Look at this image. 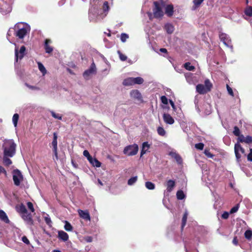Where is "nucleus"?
Returning <instances> with one entry per match:
<instances>
[{
	"mask_svg": "<svg viewBox=\"0 0 252 252\" xmlns=\"http://www.w3.org/2000/svg\"><path fill=\"white\" fill-rule=\"evenodd\" d=\"M153 12L154 17L156 19L161 18L164 15L162 4L158 1H155L153 2Z\"/></svg>",
	"mask_w": 252,
	"mask_h": 252,
	"instance_id": "nucleus-3",
	"label": "nucleus"
},
{
	"mask_svg": "<svg viewBox=\"0 0 252 252\" xmlns=\"http://www.w3.org/2000/svg\"><path fill=\"white\" fill-rule=\"evenodd\" d=\"M83 155L87 158V159L90 162L93 160L92 157L90 155L89 152L87 150H84L83 152Z\"/></svg>",
	"mask_w": 252,
	"mask_h": 252,
	"instance_id": "nucleus-39",
	"label": "nucleus"
},
{
	"mask_svg": "<svg viewBox=\"0 0 252 252\" xmlns=\"http://www.w3.org/2000/svg\"><path fill=\"white\" fill-rule=\"evenodd\" d=\"M7 157H5L3 158V162L6 166H9L12 163V161L10 159L7 158Z\"/></svg>",
	"mask_w": 252,
	"mask_h": 252,
	"instance_id": "nucleus-45",
	"label": "nucleus"
},
{
	"mask_svg": "<svg viewBox=\"0 0 252 252\" xmlns=\"http://www.w3.org/2000/svg\"><path fill=\"white\" fill-rule=\"evenodd\" d=\"M78 212L79 216L82 219H84L86 220H90L91 217L90 214L87 210L83 211L80 209L78 210Z\"/></svg>",
	"mask_w": 252,
	"mask_h": 252,
	"instance_id": "nucleus-11",
	"label": "nucleus"
},
{
	"mask_svg": "<svg viewBox=\"0 0 252 252\" xmlns=\"http://www.w3.org/2000/svg\"><path fill=\"white\" fill-rule=\"evenodd\" d=\"M237 150L238 152L240 151L242 153H245V150L239 143H236L235 144L234 146V150Z\"/></svg>",
	"mask_w": 252,
	"mask_h": 252,
	"instance_id": "nucleus-38",
	"label": "nucleus"
},
{
	"mask_svg": "<svg viewBox=\"0 0 252 252\" xmlns=\"http://www.w3.org/2000/svg\"><path fill=\"white\" fill-rule=\"evenodd\" d=\"M150 144H148V142H144L142 144V150L141 151L140 157H142L144 155L146 152H147L150 148Z\"/></svg>",
	"mask_w": 252,
	"mask_h": 252,
	"instance_id": "nucleus-19",
	"label": "nucleus"
},
{
	"mask_svg": "<svg viewBox=\"0 0 252 252\" xmlns=\"http://www.w3.org/2000/svg\"><path fill=\"white\" fill-rule=\"evenodd\" d=\"M30 28L27 25H25L23 27L19 28L16 32L15 35L19 39H23L27 35L28 32H30Z\"/></svg>",
	"mask_w": 252,
	"mask_h": 252,
	"instance_id": "nucleus-6",
	"label": "nucleus"
},
{
	"mask_svg": "<svg viewBox=\"0 0 252 252\" xmlns=\"http://www.w3.org/2000/svg\"><path fill=\"white\" fill-rule=\"evenodd\" d=\"M22 241L26 244H30V241L29 240H28V239L27 238V237L25 236H24L22 237Z\"/></svg>",
	"mask_w": 252,
	"mask_h": 252,
	"instance_id": "nucleus-60",
	"label": "nucleus"
},
{
	"mask_svg": "<svg viewBox=\"0 0 252 252\" xmlns=\"http://www.w3.org/2000/svg\"><path fill=\"white\" fill-rule=\"evenodd\" d=\"M165 13L169 17L173 16L174 13V7L172 4H168L165 8Z\"/></svg>",
	"mask_w": 252,
	"mask_h": 252,
	"instance_id": "nucleus-13",
	"label": "nucleus"
},
{
	"mask_svg": "<svg viewBox=\"0 0 252 252\" xmlns=\"http://www.w3.org/2000/svg\"><path fill=\"white\" fill-rule=\"evenodd\" d=\"M196 92L201 94H205L208 92L207 91V90L205 89V87L204 85L199 84H198L196 86Z\"/></svg>",
	"mask_w": 252,
	"mask_h": 252,
	"instance_id": "nucleus-15",
	"label": "nucleus"
},
{
	"mask_svg": "<svg viewBox=\"0 0 252 252\" xmlns=\"http://www.w3.org/2000/svg\"><path fill=\"white\" fill-rule=\"evenodd\" d=\"M157 132L160 136H164L166 134L164 129L161 126H158L157 128Z\"/></svg>",
	"mask_w": 252,
	"mask_h": 252,
	"instance_id": "nucleus-31",
	"label": "nucleus"
},
{
	"mask_svg": "<svg viewBox=\"0 0 252 252\" xmlns=\"http://www.w3.org/2000/svg\"><path fill=\"white\" fill-rule=\"evenodd\" d=\"M232 243L235 246H237L238 245V240L236 236L233 238Z\"/></svg>",
	"mask_w": 252,
	"mask_h": 252,
	"instance_id": "nucleus-62",
	"label": "nucleus"
},
{
	"mask_svg": "<svg viewBox=\"0 0 252 252\" xmlns=\"http://www.w3.org/2000/svg\"><path fill=\"white\" fill-rule=\"evenodd\" d=\"M28 209L31 211V212L34 213L35 209L33 207V204L31 202H28L27 203Z\"/></svg>",
	"mask_w": 252,
	"mask_h": 252,
	"instance_id": "nucleus-43",
	"label": "nucleus"
},
{
	"mask_svg": "<svg viewBox=\"0 0 252 252\" xmlns=\"http://www.w3.org/2000/svg\"><path fill=\"white\" fill-rule=\"evenodd\" d=\"M138 151V146L134 144L126 146L123 151L124 154L128 156H132L137 154Z\"/></svg>",
	"mask_w": 252,
	"mask_h": 252,
	"instance_id": "nucleus-4",
	"label": "nucleus"
},
{
	"mask_svg": "<svg viewBox=\"0 0 252 252\" xmlns=\"http://www.w3.org/2000/svg\"><path fill=\"white\" fill-rule=\"evenodd\" d=\"M204 86L207 91L209 92L211 90L213 85L209 79H206L204 81Z\"/></svg>",
	"mask_w": 252,
	"mask_h": 252,
	"instance_id": "nucleus-24",
	"label": "nucleus"
},
{
	"mask_svg": "<svg viewBox=\"0 0 252 252\" xmlns=\"http://www.w3.org/2000/svg\"><path fill=\"white\" fill-rule=\"evenodd\" d=\"M204 145L203 143H199L195 145V147L198 150H202L203 149Z\"/></svg>",
	"mask_w": 252,
	"mask_h": 252,
	"instance_id": "nucleus-50",
	"label": "nucleus"
},
{
	"mask_svg": "<svg viewBox=\"0 0 252 252\" xmlns=\"http://www.w3.org/2000/svg\"><path fill=\"white\" fill-rule=\"evenodd\" d=\"M238 136V140L239 142H241V143L244 142L245 137H244L243 135H242V134L241 135L240 134V135Z\"/></svg>",
	"mask_w": 252,
	"mask_h": 252,
	"instance_id": "nucleus-58",
	"label": "nucleus"
},
{
	"mask_svg": "<svg viewBox=\"0 0 252 252\" xmlns=\"http://www.w3.org/2000/svg\"><path fill=\"white\" fill-rule=\"evenodd\" d=\"M13 180L14 184L16 186H19L20 185L21 182L23 180V176L21 171L18 169H14L12 171Z\"/></svg>",
	"mask_w": 252,
	"mask_h": 252,
	"instance_id": "nucleus-5",
	"label": "nucleus"
},
{
	"mask_svg": "<svg viewBox=\"0 0 252 252\" xmlns=\"http://www.w3.org/2000/svg\"><path fill=\"white\" fill-rule=\"evenodd\" d=\"M238 209H239V204H238L231 209V210L230 211V213L233 214V213L236 212L238 211Z\"/></svg>",
	"mask_w": 252,
	"mask_h": 252,
	"instance_id": "nucleus-52",
	"label": "nucleus"
},
{
	"mask_svg": "<svg viewBox=\"0 0 252 252\" xmlns=\"http://www.w3.org/2000/svg\"><path fill=\"white\" fill-rule=\"evenodd\" d=\"M26 52V47L25 46H22L19 50L18 48L16 47L15 48V61L16 62H18V59L21 60L24 57Z\"/></svg>",
	"mask_w": 252,
	"mask_h": 252,
	"instance_id": "nucleus-7",
	"label": "nucleus"
},
{
	"mask_svg": "<svg viewBox=\"0 0 252 252\" xmlns=\"http://www.w3.org/2000/svg\"><path fill=\"white\" fill-rule=\"evenodd\" d=\"M0 219L7 223L10 221L6 213L2 210H0Z\"/></svg>",
	"mask_w": 252,
	"mask_h": 252,
	"instance_id": "nucleus-20",
	"label": "nucleus"
},
{
	"mask_svg": "<svg viewBox=\"0 0 252 252\" xmlns=\"http://www.w3.org/2000/svg\"><path fill=\"white\" fill-rule=\"evenodd\" d=\"M169 155L172 158H174L178 164H181L182 163V158L178 154L175 152H170Z\"/></svg>",
	"mask_w": 252,
	"mask_h": 252,
	"instance_id": "nucleus-18",
	"label": "nucleus"
},
{
	"mask_svg": "<svg viewBox=\"0 0 252 252\" xmlns=\"http://www.w3.org/2000/svg\"><path fill=\"white\" fill-rule=\"evenodd\" d=\"M16 209L21 214L22 219L29 224L32 225L33 224L32 215L30 213H28L26 206L23 204L21 203L16 206Z\"/></svg>",
	"mask_w": 252,
	"mask_h": 252,
	"instance_id": "nucleus-2",
	"label": "nucleus"
},
{
	"mask_svg": "<svg viewBox=\"0 0 252 252\" xmlns=\"http://www.w3.org/2000/svg\"><path fill=\"white\" fill-rule=\"evenodd\" d=\"M176 196L178 200H182L185 197V195L183 190H179L177 192Z\"/></svg>",
	"mask_w": 252,
	"mask_h": 252,
	"instance_id": "nucleus-26",
	"label": "nucleus"
},
{
	"mask_svg": "<svg viewBox=\"0 0 252 252\" xmlns=\"http://www.w3.org/2000/svg\"><path fill=\"white\" fill-rule=\"evenodd\" d=\"M133 85L134 84H142L144 80L140 77H137L136 78H133Z\"/></svg>",
	"mask_w": 252,
	"mask_h": 252,
	"instance_id": "nucleus-27",
	"label": "nucleus"
},
{
	"mask_svg": "<svg viewBox=\"0 0 252 252\" xmlns=\"http://www.w3.org/2000/svg\"><path fill=\"white\" fill-rule=\"evenodd\" d=\"M95 72H96L95 65L94 63L93 62L91 64L90 68L88 69H87L84 71V72L83 73V76L86 80H88L89 79L90 76L95 73Z\"/></svg>",
	"mask_w": 252,
	"mask_h": 252,
	"instance_id": "nucleus-8",
	"label": "nucleus"
},
{
	"mask_svg": "<svg viewBox=\"0 0 252 252\" xmlns=\"http://www.w3.org/2000/svg\"><path fill=\"white\" fill-rule=\"evenodd\" d=\"M64 228L65 230L67 231H71L73 229V227L71 224L67 221H65V225Z\"/></svg>",
	"mask_w": 252,
	"mask_h": 252,
	"instance_id": "nucleus-30",
	"label": "nucleus"
},
{
	"mask_svg": "<svg viewBox=\"0 0 252 252\" xmlns=\"http://www.w3.org/2000/svg\"><path fill=\"white\" fill-rule=\"evenodd\" d=\"M188 213L187 211H186L184 215L183 216L182 219V225H181V229H183L184 227L186 224L187 218H188Z\"/></svg>",
	"mask_w": 252,
	"mask_h": 252,
	"instance_id": "nucleus-25",
	"label": "nucleus"
},
{
	"mask_svg": "<svg viewBox=\"0 0 252 252\" xmlns=\"http://www.w3.org/2000/svg\"><path fill=\"white\" fill-rule=\"evenodd\" d=\"M226 88L228 91V94L232 96H234V94L233 90L231 87L228 85H226Z\"/></svg>",
	"mask_w": 252,
	"mask_h": 252,
	"instance_id": "nucleus-56",
	"label": "nucleus"
},
{
	"mask_svg": "<svg viewBox=\"0 0 252 252\" xmlns=\"http://www.w3.org/2000/svg\"><path fill=\"white\" fill-rule=\"evenodd\" d=\"M184 67L189 71H193L195 69V67L191 65L190 63L189 62L186 63L184 64Z\"/></svg>",
	"mask_w": 252,
	"mask_h": 252,
	"instance_id": "nucleus-29",
	"label": "nucleus"
},
{
	"mask_svg": "<svg viewBox=\"0 0 252 252\" xmlns=\"http://www.w3.org/2000/svg\"><path fill=\"white\" fill-rule=\"evenodd\" d=\"M146 187L149 189H154L155 188V185L154 184L152 183L151 182H146L145 183Z\"/></svg>",
	"mask_w": 252,
	"mask_h": 252,
	"instance_id": "nucleus-35",
	"label": "nucleus"
},
{
	"mask_svg": "<svg viewBox=\"0 0 252 252\" xmlns=\"http://www.w3.org/2000/svg\"><path fill=\"white\" fill-rule=\"evenodd\" d=\"M233 133L234 135L236 136L240 135V130L238 126H235L234 127V130H233Z\"/></svg>",
	"mask_w": 252,
	"mask_h": 252,
	"instance_id": "nucleus-48",
	"label": "nucleus"
},
{
	"mask_svg": "<svg viewBox=\"0 0 252 252\" xmlns=\"http://www.w3.org/2000/svg\"><path fill=\"white\" fill-rule=\"evenodd\" d=\"M53 152L54 153L53 159L55 161L58 160L59 159L58 153V148L53 149Z\"/></svg>",
	"mask_w": 252,
	"mask_h": 252,
	"instance_id": "nucleus-44",
	"label": "nucleus"
},
{
	"mask_svg": "<svg viewBox=\"0 0 252 252\" xmlns=\"http://www.w3.org/2000/svg\"><path fill=\"white\" fill-rule=\"evenodd\" d=\"M25 85L30 89L32 90H39V88L36 86H32L29 85V84L26 83Z\"/></svg>",
	"mask_w": 252,
	"mask_h": 252,
	"instance_id": "nucleus-51",
	"label": "nucleus"
},
{
	"mask_svg": "<svg viewBox=\"0 0 252 252\" xmlns=\"http://www.w3.org/2000/svg\"><path fill=\"white\" fill-rule=\"evenodd\" d=\"M169 102H170V104L171 105L172 107L174 109L175 108V106L174 102L172 100H170Z\"/></svg>",
	"mask_w": 252,
	"mask_h": 252,
	"instance_id": "nucleus-64",
	"label": "nucleus"
},
{
	"mask_svg": "<svg viewBox=\"0 0 252 252\" xmlns=\"http://www.w3.org/2000/svg\"><path fill=\"white\" fill-rule=\"evenodd\" d=\"M3 173L4 174L5 176H7V172L5 169L1 166H0V173Z\"/></svg>",
	"mask_w": 252,
	"mask_h": 252,
	"instance_id": "nucleus-61",
	"label": "nucleus"
},
{
	"mask_svg": "<svg viewBox=\"0 0 252 252\" xmlns=\"http://www.w3.org/2000/svg\"><path fill=\"white\" fill-rule=\"evenodd\" d=\"M44 218L46 224H48V225H50L52 223V221L49 216L47 215V216L45 217Z\"/></svg>",
	"mask_w": 252,
	"mask_h": 252,
	"instance_id": "nucleus-54",
	"label": "nucleus"
},
{
	"mask_svg": "<svg viewBox=\"0 0 252 252\" xmlns=\"http://www.w3.org/2000/svg\"><path fill=\"white\" fill-rule=\"evenodd\" d=\"M102 8L104 12H107L109 10V6L108 2L107 1H105L103 3Z\"/></svg>",
	"mask_w": 252,
	"mask_h": 252,
	"instance_id": "nucleus-42",
	"label": "nucleus"
},
{
	"mask_svg": "<svg viewBox=\"0 0 252 252\" xmlns=\"http://www.w3.org/2000/svg\"><path fill=\"white\" fill-rule=\"evenodd\" d=\"M58 135L56 132L53 133V139L52 142V146H53V149L58 148Z\"/></svg>",
	"mask_w": 252,
	"mask_h": 252,
	"instance_id": "nucleus-22",
	"label": "nucleus"
},
{
	"mask_svg": "<svg viewBox=\"0 0 252 252\" xmlns=\"http://www.w3.org/2000/svg\"><path fill=\"white\" fill-rule=\"evenodd\" d=\"M16 146L13 140H4L2 144L4 157H12L15 154Z\"/></svg>",
	"mask_w": 252,
	"mask_h": 252,
	"instance_id": "nucleus-1",
	"label": "nucleus"
},
{
	"mask_svg": "<svg viewBox=\"0 0 252 252\" xmlns=\"http://www.w3.org/2000/svg\"><path fill=\"white\" fill-rule=\"evenodd\" d=\"M94 166L99 167L101 166V163L98 161L96 158H93V160L90 162Z\"/></svg>",
	"mask_w": 252,
	"mask_h": 252,
	"instance_id": "nucleus-28",
	"label": "nucleus"
},
{
	"mask_svg": "<svg viewBox=\"0 0 252 252\" xmlns=\"http://www.w3.org/2000/svg\"><path fill=\"white\" fill-rule=\"evenodd\" d=\"M137 180V177H132L130 178L127 181V184L129 186L133 185Z\"/></svg>",
	"mask_w": 252,
	"mask_h": 252,
	"instance_id": "nucleus-41",
	"label": "nucleus"
},
{
	"mask_svg": "<svg viewBox=\"0 0 252 252\" xmlns=\"http://www.w3.org/2000/svg\"><path fill=\"white\" fill-rule=\"evenodd\" d=\"M248 160L250 161H252V149L250 148V153L247 156Z\"/></svg>",
	"mask_w": 252,
	"mask_h": 252,
	"instance_id": "nucleus-57",
	"label": "nucleus"
},
{
	"mask_svg": "<svg viewBox=\"0 0 252 252\" xmlns=\"http://www.w3.org/2000/svg\"><path fill=\"white\" fill-rule=\"evenodd\" d=\"M229 217V213L227 212H224L221 215V218L223 219H227Z\"/></svg>",
	"mask_w": 252,
	"mask_h": 252,
	"instance_id": "nucleus-59",
	"label": "nucleus"
},
{
	"mask_svg": "<svg viewBox=\"0 0 252 252\" xmlns=\"http://www.w3.org/2000/svg\"><path fill=\"white\" fill-rule=\"evenodd\" d=\"M234 151H235V156H236L237 159H239L241 158L240 154L239 153V152H238L237 151V150H234Z\"/></svg>",
	"mask_w": 252,
	"mask_h": 252,
	"instance_id": "nucleus-63",
	"label": "nucleus"
},
{
	"mask_svg": "<svg viewBox=\"0 0 252 252\" xmlns=\"http://www.w3.org/2000/svg\"><path fill=\"white\" fill-rule=\"evenodd\" d=\"M175 182L172 180H169L166 183V190L168 192H171L175 187Z\"/></svg>",
	"mask_w": 252,
	"mask_h": 252,
	"instance_id": "nucleus-16",
	"label": "nucleus"
},
{
	"mask_svg": "<svg viewBox=\"0 0 252 252\" xmlns=\"http://www.w3.org/2000/svg\"><path fill=\"white\" fill-rule=\"evenodd\" d=\"M244 143L248 144L252 143V137L249 135L245 137Z\"/></svg>",
	"mask_w": 252,
	"mask_h": 252,
	"instance_id": "nucleus-49",
	"label": "nucleus"
},
{
	"mask_svg": "<svg viewBox=\"0 0 252 252\" xmlns=\"http://www.w3.org/2000/svg\"><path fill=\"white\" fill-rule=\"evenodd\" d=\"M58 238L62 241L65 242L68 240L69 236L67 233L61 230L58 232Z\"/></svg>",
	"mask_w": 252,
	"mask_h": 252,
	"instance_id": "nucleus-17",
	"label": "nucleus"
},
{
	"mask_svg": "<svg viewBox=\"0 0 252 252\" xmlns=\"http://www.w3.org/2000/svg\"><path fill=\"white\" fill-rule=\"evenodd\" d=\"M163 119L166 124L172 125L174 123V119L169 114L164 113L163 115Z\"/></svg>",
	"mask_w": 252,
	"mask_h": 252,
	"instance_id": "nucleus-14",
	"label": "nucleus"
},
{
	"mask_svg": "<svg viewBox=\"0 0 252 252\" xmlns=\"http://www.w3.org/2000/svg\"><path fill=\"white\" fill-rule=\"evenodd\" d=\"M204 153L209 158H213L215 157V155L210 152L209 149H205Z\"/></svg>",
	"mask_w": 252,
	"mask_h": 252,
	"instance_id": "nucleus-37",
	"label": "nucleus"
},
{
	"mask_svg": "<svg viewBox=\"0 0 252 252\" xmlns=\"http://www.w3.org/2000/svg\"><path fill=\"white\" fill-rule=\"evenodd\" d=\"M51 114L53 117L55 119H57L60 120L62 119L63 116L60 114H57L53 111H50Z\"/></svg>",
	"mask_w": 252,
	"mask_h": 252,
	"instance_id": "nucleus-33",
	"label": "nucleus"
},
{
	"mask_svg": "<svg viewBox=\"0 0 252 252\" xmlns=\"http://www.w3.org/2000/svg\"><path fill=\"white\" fill-rule=\"evenodd\" d=\"M52 43L50 39H46L44 41V47L46 53L50 54L53 51V48L50 45Z\"/></svg>",
	"mask_w": 252,
	"mask_h": 252,
	"instance_id": "nucleus-10",
	"label": "nucleus"
},
{
	"mask_svg": "<svg viewBox=\"0 0 252 252\" xmlns=\"http://www.w3.org/2000/svg\"><path fill=\"white\" fill-rule=\"evenodd\" d=\"M124 86H131L133 85V77H129L125 79L123 82Z\"/></svg>",
	"mask_w": 252,
	"mask_h": 252,
	"instance_id": "nucleus-23",
	"label": "nucleus"
},
{
	"mask_svg": "<svg viewBox=\"0 0 252 252\" xmlns=\"http://www.w3.org/2000/svg\"><path fill=\"white\" fill-rule=\"evenodd\" d=\"M219 37L221 41L226 46H228L231 43V40L228 35L224 33H221L219 35Z\"/></svg>",
	"mask_w": 252,
	"mask_h": 252,
	"instance_id": "nucleus-12",
	"label": "nucleus"
},
{
	"mask_svg": "<svg viewBox=\"0 0 252 252\" xmlns=\"http://www.w3.org/2000/svg\"><path fill=\"white\" fill-rule=\"evenodd\" d=\"M164 28L167 33L169 34L172 33L174 30L173 26L172 24L169 23L165 24Z\"/></svg>",
	"mask_w": 252,
	"mask_h": 252,
	"instance_id": "nucleus-21",
	"label": "nucleus"
},
{
	"mask_svg": "<svg viewBox=\"0 0 252 252\" xmlns=\"http://www.w3.org/2000/svg\"><path fill=\"white\" fill-rule=\"evenodd\" d=\"M204 0H193V2L196 7H198L202 3Z\"/></svg>",
	"mask_w": 252,
	"mask_h": 252,
	"instance_id": "nucleus-53",
	"label": "nucleus"
},
{
	"mask_svg": "<svg viewBox=\"0 0 252 252\" xmlns=\"http://www.w3.org/2000/svg\"><path fill=\"white\" fill-rule=\"evenodd\" d=\"M118 53L119 55V58L122 61H125L127 59V57L121 53L120 51H118Z\"/></svg>",
	"mask_w": 252,
	"mask_h": 252,
	"instance_id": "nucleus-47",
	"label": "nucleus"
},
{
	"mask_svg": "<svg viewBox=\"0 0 252 252\" xmlns=\"http://www.w3.org/2000/svg\"><path fill=\"white\" fill-rule=\"evenodd\" d=\"M160 100L161 101V102L163 103L164 104H168V99L167 98L164 96H161L160 97Z\"/></svg>",
	"mask_w": 252,
	"mask_h": 252,
	"instance_id": "nucleus-55",
	"label": "nucleus"
},
{
	"mask_svg": "<svg viewBox=\"0 0 252 252\" xmlns=\"http://www.w3.org/2000/svg\"><path fill=\"white\" fill-rule=\"evenodd\" d=\"M245 237L248 240H251L252 237V231L251 230H247L244 233Z\"/></svg>",
	"mask_w": 252,
	"mask_h": 252,
	"instance_id": "nucleus-34",
	"label": "nucleus"
},
{
	"mask_svg": "<svg viewBox=\"0 0 252 252\" xmlns=\"http://www.w3.org/2000/svg\"><path fill=\"white\" fill-rule=\"evenodd\" d=\"M19 116L17 113H15L14 114L12 117V121L15 127H16L17 126L18 121L19 120Z\"/></svg>",
	"mask_w": 252,
	"mask_h": 252,
	"instance_id": "nucleus-32",
	"label": "nucleus"
},
{
	"mask_svg": "<svg viewBox=\"0 0 252 252\" xmlns=\"http://www.w3.org/2000/svg\"><path fill=\"white\" fill-rule=\"evenodd\" d=\"M128 35L125 33H123L121 34V40L122 41V42H125L126 41V39L127 38H128Z\"/></svg>",
	"mask_w": 252,
	"mask_h": 252,
	"instance_id": "nucleus-46",
	"label": "nucleus"
},
{
	"mask_svg": "<svg viewBox=\"0 0 252 252\" xmlns=\"http://www.w3.org/2000/svg\"><path fill=\"white\" fill-rule=\"evenodd\" d=\"M130 95L132 97L135 99H136L138 101L141 103L143 102L142 95L138 90H132L130 92Z\"/></svg>",
	"mask_w": 252,
	"mask_h": 252,
	"instance_id": "nucleus-9",
	"label": "nucleus"
},
{
	"mask_svg": "<svg viewBox=\"0 0 252 252\" xmlns=\"http://www.w3.org/2000/svg\"><path fill=\"white\" fill-rule=\"evenodd\" d=\"M38 66L39 70L43 73V74H45L46 73V68L40 62L38 63Z\"/></svg>",
	"mask_w": 252,
	"mask_h": 252,
	"instance_id": "nucleus-40",
	"label": "nucleus"
},
{
	"mask_svg": "<svg viewBox=\"0 0 252 252\" xmlns=\"http://www.w3.org/2000/svg\"><path fill=\"white\" fill-rule=\"evenodd\" d=\"M245 14L249 17L252 16V6L247 7L245 10Z\"/></svg>",
	"mask_w": 252,
	"mask_h": 252,
	"instance_id": "nucleus-36",
	"label": "nucleus"
}]
</instances>
